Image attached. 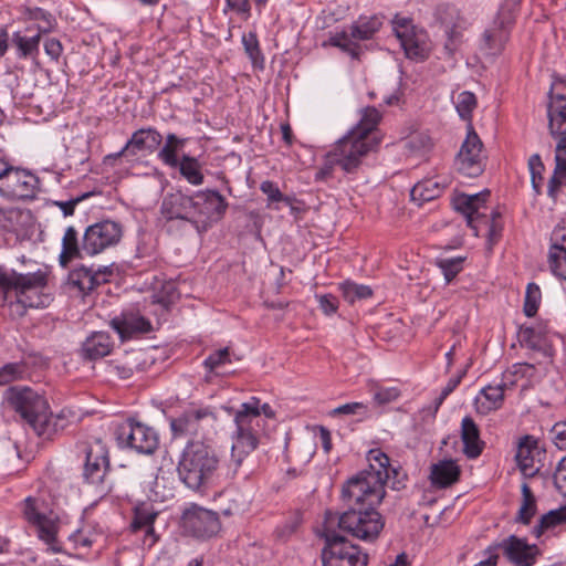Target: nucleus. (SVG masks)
<instances>
[{"label": "nucleus", "mask_w": 566, "mask_h": 566, "mask_svg": "<svg viewBox=\"0 0 566 566\" xmlns=\"http://www.w3.org/2000/svg\"><path fill=\"white\" fill-rule=\"evenodd\" d=\"M367 460L369 469L358 472L342 486V512L327 510L322 525L374 542L385 527V518L377 510L386 495L385 485L400 490L405 486L406 474L392 467L380 449L369 450Z\"/></svg>", "instance_id": "obj_1"}, {"label": "nucleus", "mask_w": 566, "mask_h": 566, "mask_svg": "<svg viewBox=\"0 0 566 566\" xmlns=\"http://www.w3.org/2000/svg\"><path fill=\"white\" fill-rule=\"evenodd\" d=\"M381 120L380 112L368 106L361 111L359 122L327 153V160L336 164L345 174L356 175L364 158L376 151L381 136L377 129Z\"/></svg>", "instance_id": "obj_2"}, {"label": "nucleus", "mask_w": 566, "mask_h": 566, "mask_svg": "<svg viewBox=\"0 0 566 566\" xmlns=\"http://www.w3.org/2000/svg\"><path fill=\"white\" fill-rule=\"evenodd\" d=\"M4 400L40 438L51 440L70 424L65 410L53 415L46 397L31 387L11 386Z\"/></svg>", "instance_id": "obj_3"}, {"label": "nucleus", "mask_w": 566, "mask_h": 566, "mask_svg": "<svg viewBox=\"0 0 566 566\" xmlns=\"http://www.w3.org/2000/svg\"><path fill=\"white\" fill-rule=\"evenodd\" d=\"M123 237V226L114 220L105 219L88 226L81 239L78 231L70 226L62 237V248L59 263L62 268L77 259L97 255L119 243Z\"/></svg>", "instance_id": "obj_4"}, {"label": "nucleus", "mask_w": 566, "mask_h": 566, "mask_svg": "<svg viewBox=\"0 0 566 566\" xmlns=\"http://www.w3.org/2000/svg\"><path fill=\"white\" fill-rule=\"evenodd\" d=\"M220 463V455L212 446L189 440L178 459V478L188 489L203 494L216 485Z\"/></svg>", "instance_id": "obj_5"}, {"label": "nucleus", "mask_w": 566, "mask_h": 566, "mask_svg": "<svg viewBox=\"0 0 566 566\" xmlns=\"http://www.w3.org/2000/svg\"><path fill=\"white\" fill-rule=\"evenodd\" d=\"M235 430L232 433V447L227 478L234 479L243 461L258 449L265 436V420L258 415L256 408L240 407L233 413Z\"/></svg>", "instance_id": "obj_6"}, {"label": "nucleus", "mask_w": 566, "mask_h": 566, "mask_svg": "<svg viewBox=\"0 0 566 566\" xmlns=\"http://www.w3.org/2000/svg\"><path fill=\"white\" fill-rule=\"evenodd\" d=\"M324 541L321 549L322 566H367L368 554L360 546L353 544L336 530L323 526L317 533Z\"/></svg>", "instance_id": "obj_7"}, {"label": "nucleus", "mask_w": 566, "mask_h": 566, "mask_svg": "<svg viewBox=\"0 0 566 566\" xmlns=\"http://www.w3.org/2000/svg\"><path fill=\"white\" fill-rule=\"evenodd\" d=\"M114 434L119 448H126L144 455H153L160 443L157 430L136 418H127L118 423Z\"/></svg>", "instance_id": "obj_8"}, {"label": "nucleus", "mask_w": 566, "mask_h": 566, "mask_svg": "<svg viewBox=\"0 0 566 566\" xmlns=\"http://www.w3.org/2000/svg\"><path fill=\"white\" fill-rule=\"evenodd\" d=\"M381 25L382 19L378 15L359 17V19L350 25L349 32L345 30L335 32L329 36L327 42L323 43V45L338 48L353 59L359 60L361 46L354 40L367 41L373 39L380 30Z\"/></svg>", "instance_id": "obj_9"}, {"label": "nucleus", "mask_w": 566, "mask_h": 566, "mask_svg": "<svg viewBox=\"0 0 566 566\" xmlns=\"http://www.w3.org/2000/svg\"><path fill=\"white\" fill-rule=\"evenodd\" d=\"M48 281L49 275L42 270L25 274L10 270L8 292L14 291L15 296L22 297L31 308L46 307L52 300L50 294L44 293Z\"/></svg>", "instance_id": "obj_10"}, {"label": "nucleus", "mask_w": 566, "mask_h": 566, "mask_svg": "<svg viewBox=\"0 0 566 566\" xmlns=\"http://www.w3.org/2000/svg\"><path fill=\"white\" fill-rule=\"evenodd\" d=\"M192 227L198 233L207 232L221 221L228 210L227 199L214 189L199 190L193 193Z\"/></svg>", "instance_id": "obj_11"}, {"label": "nucleus", "mask_w": 566, "mask_h": 566, "mask_svg": "<svg viewBox=\"0 0 566 566\" xmlns=\"http://www.w3.org/2000/svg\"><path fill=\"white\" fill-rule=\"evenodd\" d=\"M84 462L82 476L88 484L101 485L109 471V451L102 441L96 438L83 444Z\"/></svg>", "instance_id": "obj_12"}, {"label": "nucleus", "mask_w": 566, "mask_h": 566, "mask_svg": "<svg viewBox=\"0 0 566 566\" xmlns=\"http://www.w3.org/2000/svg\"><path fill=\"white\" fill-rule=\"evenodd\" d=\"M217 417L210 407H189L170 419L174 438L196 437L205 427L212 424Z\"/></svg>", "instance_id": "obj_13"}, {"label": "nucleus", "mask_w": 566, "mask_h": 566, "mask_svg": "<svg viewBox=\"0 0 566 566\" xmlns=\"http://www.w3.org/2000/svg\"><path fill=\"white\" fill-rule=\"evenodd\" d=\"M482 149V140L473 126L469 124L467 137L455 157L458 171L470 178H475L482 175L485 168Z\"/></svg>", "instance_id": "obj_14"}, {"label": "nucleus", "mask_w": 566, "mask_h": 566, "mask_svg": "<svg viewBox=\"0 0 566 566\" xmlns=\"http://www.w3.org/2000/svg\"><path fill=\"white\" fill-rule=\"evenodd\" d=\"M548 129L552 137L566 139V82L556 80L548 92Z\"/></svg>", "instance_id": "obj_15"}, {"label": "nucleus", "mask_w": 566, "mask_h": 566, "mask_svg": "<svg viewBox=\"0 0 566 566\" xmlns=\"http://www.w3.org/2000/svg\"><path fill=\"white\" fill-rule=\"evenodd\" d=\"M181 523L185 533L200 539L210 538L220 530L219 515L197 505L184 512Z\"/></svg>", "instance_id": "obj_16"}, {"label": "nucleus", "mask_w": 566, "mask_h": 566, "mask_svg": "<svg viewBox=\"0 0 566 566\" xmlns=\"http://www.w3.org/2000/svg\"><path fill=\"white\" fill-rule=\"evenodd\" d=\"M495 545L513 566H534L542 554L536 544H530L526 538L516 535H510Z\"/></svg>", "instance_id": "obj_17"}, {"label": "nucleus", "mask_w": 566, "mask_h": 566, "mask_svg": "<svg viewBox=\"0 0 566 566\" xmlns=\"http://www.w3.org/2000/svg\"><path fill=\"white\" fill-rule=\"evenodd\" d=\"M1 185L0 196L3 198L32 199L36 195L39 178L27 169L13 166L6 182Z\"/></svg>", "instance_id": "obj_18"}, {"label": "nucleus", "mask_w": 566, "mask_h": 566, "mask_svg": "<svg viewBox=\"0 0 566 566\" xmlns=\"http://www.w3.org/2000/svg\"><path fill=\"white\" fill-rule=\"evenodd\" d=\"M193 195L181 191L167 193L160 205V214L166 222L181 221L192 226Z\"/></svg>", "instance_id": "obj_19"}, {"label": "nucleus", "mask_w": 566, "mask_h": 566, "mask_svg": "<svg viewBox=\"0 0 566 566\" xmlns=\"http://www.w3.org/2000/svg\"><path fill=\"white\" fill-rule=\"evenodd\" d=\"M158 517V511L149 502H140L133 510L130 531L133 533L144 532L143 544L151 548L158 542L154 524Z\"/></svg>", "instance_id": "obj_20"}, {"label": "nucleus", "mask_w": 566, "mask_h": 566, "mask_svg": "<svg viewBox=\"0 0 566 566\" xmlns=\"http://www.w3.org/2000/svg\"><path fill=\"white\" fill-rule=\"evenodd\" d=\"M109 325L124 339L132 338L135 334L148 333L151 331V323L137 311H123L114 316Z\"/></svg>", "instance_id": "obj_21"}, {"label": "nucleus", "mask_w": 566, "mask_h": 566, "mask_svg": "<svg viewBox=\"0 0 566 566\" xmlns=\"http://www.w3.org/2000/svg\"><path fill=\"white\" fill-rule=\"evenodd\" d=\"M161 143L163 136L156 128H139L135 130L127 140L126 149H129L130 156L134 157L140 151L154 153Z\"/></svg>", "instance_id": "obj_22"}, {"label": "nucleus", "mask_w": 566, "mask_h": 566, "mask_svg": "<svg viewBox=\"0 0 566 566\" xmlns=\"http://www.w3.org/2000/svg\"><path fill=\"white\" fill-rule=\"evenodd\" d=\"M461 440L463 453L468 459H476L482 454L485 442L481 440L480 428L470 416L461 421Z\"/></svg>", "instance_id": "obj_23"}, {"label": "nucleus", "mask_w": 566, "mask_h": 566, "mask_svg": "<svg viewBox=\"0 0 566 566\" xmlns=\"http://www.w3.org/2000/svg\"><path fill=\"white\" fill-rule=\"evenodd\" d=\"M555 169L548 180L547 196L556 202L560 190L566 186V139L557 140L555 149Z\"/></svg>", "instance_id": "obj_24"}, {"label": "nucleus", "mask_w": 566, "mask_h": 566, "mask_svg": "<svg viewBox=\"0 0 566 566\" xmlns=\"http://www.w3.org/2000/svg\"><path fill=\"white\" fill-rule=\"evenodd\" d=\"M399 41L408 59L422 62L429 57L431 49L424 30L417 29Z\"/></svg>", "instance_id": "obj_25"}, {"label": "nucleus", "mask_w": 566, "mask_h": 566, "mask_svg": "<svg viewBox=\"0 0 566 566\" xmlns=\"http://www.w3.org/2000/svg\"><path fill=\"white\" fill-rule=\"evenodd\" d=\"M506 388V382H501L495 386L488 385L482 388L475 400L478 412L481 415H488L491 411L500 409L504 402V392Z\"/></svg>", "instance_id": "obj_26"}, {"label": "nucleus", "mask_w": 566, "mask_h": 566, "mask_svg": "<svg viewBox=\"0 0 566 566\" xmlns=\"http://www.w3.org/2000/svg\"><path fill=\"white\" fill-rule=\"evenodd\" d=\"M461 475V469L454 460H442L431 467V484L439 489H446L457 483Z\"/></svg>", "instance_id": "obj_27"}, {"label": "nucleus", "mask_w": 566, "mask_h": 566, "mask_svg": "<svg viewBox=\"0 0 566 566\" xmlns=\"http://www.w3.org/2000/svg\"><path fill=\"white\" fill-rule=\"evenodd\" d=\"M113 342L108 333L95 332L82 345V355L85 359L96 360L111 354Z\"/></svg>", "instance_id": "obj_28"}, {"label": "nucleus", "mask_w": 566, "mask_h": 566, "mask_svg": "<svg viewBox=\"0 0 566 566\" xmlns=\"http://www.w3.org/2000/svg\"><path fill=\"white\" fill-rule=\"evenodd\" d=\"M488 195L489 192L486 196ZM484 193H476L472 196L461 195L454 202L455 209L465 216L468 226L475 231L478 230L475 222H480L482 218H485V214L480 213V208L484 202Z\"/></svg>", "instance_id": "obj_29"}, {"label": "nucleus", "mask_w": 566, "mask_h": 566, "mask_svg": "<svg viewBox=\"0 0 566 566\" xmlns=\"http://www.w3.org/2000/svg\"><path fill=\"white\" fill-rule=\"evenodd\" d=\"M447 187L446 179L440 181L436 178H427L412 187L410 197L412 201H417L421 206L423 202L439 198Z\"/></svg>", "instance_id": "obj_30"}, {"label": "nucleus", "mask_w": 566, "mask_h": 566, "mask_svg": "<svg viewBox=\"0 0 566 566\" xmlns=\"http://www.w3.org/2000/svg\"><path fill=\"white\" fill-rule=\"evenodd\" d=\"M187 138H180L176 134H168L164 146L157 154L158 159L170 168H177L180 158L178 154L185 147Z\"/></svg>", "instance_id": "obj_31"}, {"label": "nucleus", "mask_w": 566, "mask_h": 566, "mask_svg": "<svg viewBox=\"0 0 566 566\" xmlns=\"http://www.w3.org/2000/svg\"><path fill=\"white\" fill-rule=\"evenodd\" d=\"M20 11L27 20L39 21L36 30L41 35L52 32L57 25L55 17L40 7L22 6Z\"/></svg>", "instance_id": "obj_32"}, {"label": "nucleus", "mask_w": 566, "mask_h": 566, "mask_svg": "<svg viewBox=\"0 0 566 566\" xmlns=\"http://www.w3.org/2000/svg\"><path fill=\"white\" fill-rule=\"evenodd\" d=\"M41 36L40 33L29 38L23 35L20 31L13 32L11 42L17 49L18 57L29 59L36 56L39 54Z\"/></svg>", "instance_id": "obj_33"}, {"label": "nucleus", "mask_w": 566, "mask_h": 566, "mask_svg": "<svg viewBox=\"0 0 566 566\" xmlns=\"http://www.w3.org/2000/svg\"><path fill=\"white\" fill-rule=\"evenodd\" d=\"M20 507H21V513H22L23 518L30 525L40 523V521L48 517V515L45 513V511H46L45 501L42 497L28 496L20 504Z\"/></svg>", "instance_id": "obj_34"}, {"label": "nucleus", "mask_w": 566, "mask_h": 566, "mask_svg": "<svg viewBox=\"0 0 566 566\" xmlns=\"http://www.w3.org/2000/svg\"><path fill=\"white\" fill-rule=\"evenodd\" d=\"M177 168L179 169L180 175L190 185L200 186L203 184L205 176L201 171V164L198 158L184 154Z\"/></svg>", "instance_id": "obj_35"}, {"label": "nucleus", "mask_w": 566, "mask_h": 566, "mask_svg": "<svg viewBox=\"0 0 566 566\" xmlns=\"http://www.w3.org/2000/svg\"><path fill=\"white\" fill-rule=\"evenodd\" d=\"M518 342L522 347L539 352L545 345L546 333L542 327L523 325L518 329Z\"/></svg>", "instance_id": "obj_36"}, {"label": "nucleus", "mask_w": 566, "mask_h": 566, "mask_svg": "<svg viewBox=\"0 0 566 566\" xmlns=\"http://www.w3.org/2000/svg\"><path fill=\"white\" fill-rule=\"evenodd\" d=\"M503 25V21L495 22L493 29H488L483 33L485 46L492 54H500L509 40V34Z\"/></svg>", "instance_id": "obj_37"}, {"label": "nucleus", "mask_w": 566, "mask_h": 566, "mask_svg": "<svg viewBox=\"0 0 566 566\" xmlns=\"http://www.w3.org/2000/svg\"><path fill=\"white\" fill-rule=\"evenodd\" d=\"M537 512L536 499L527 483L522 484V504L515 517L516 523L528 525Z\"/></svg>", "instance_id": "obj_38"}, {"label": "nucleus", "mask_w": 566, "mask_h": 566, "mask_svg": "<svg viewBox=\"0 0 566 566\" xmlns=\"http://www.w3.org/2000/svg\"><path fill=\"white\" fill-rule=\"evenodd\" d=\"M537 448V440L530 434L522 437L517 444L515 459L522 470L532 469L534 464L533 452Z\"/></svg>", "instance_id": "obj_39"}, {"label": "nucleus", "mask_w": 566, "mask_h": 566, "mask_svg": "<svg viewBox=\"0 0 566 566\" xmlns=\"http://www.w3.org/2000/svg\"><path fill=\"white\" fill-rule=\"evenodd\" d=\"M69 284L76 287L83 295L94 291L92 268L80 265L69 273Z\"/></svg>", "instance_id": "obj_40"}, {"label": "nucleus", "mask_w": 566, "mask_h": 566, "mask_svg": "<svg viewBox=\"0 0 566 566\" xmlns=\"http://www.w3.org/2000/svg\"><path fill=\"white\" fill-rule=\"evenodd\" d=\"M344 300L349 304H354L356 301L367 300L373 296V290L369 285L357 284L350 280H347L338 286Z\"/></svg>", "instance_id": "obj_41"}, {"label": "nucleus", "mask_w": 566, "mask_h": 566, "mask_svg": "<svg viewBox=\"0 0 566 566\" xmlns=\"http://www.w3.org/2000/svg\"><path fill=\"white\" fill-rule=\"evenodd\" d=\"M547 262L551 272L556 277L566 281V247L551 244Z\"/></svg>", "instance_id": "obj_42"}, {"label": "nucleus", "mask_w": 566, "mask_h": 566, "mask_svg": "<svg viewBox=\"0 0 566 566\" xmlns=\"http://www.w3.org/2000/svg\"><path fill=\"white\" fill-rule=\"evenodd\" d=\"M437 21L446 29L450 27H461L463 19L455 6L450 3L438 4L434 10Z\"/></svg>", "instance_id": "obj_43"}, {"label": "nucleus", "mask_w": 566, "mask_h": 566, "mask_svg": "<svg viewBox=\"0 0 566 566\" xmlns=\"http://www.w3.org/2000/svg\"><path fill=\"white\" fill-rule=\"evenodd\" d=\"M231 363L232 359L230 348L224 347L210 353L203 360V367L209 374L218 375V369L220 367Z\"/></svg>", "instance_id": "obj_44"}, {"label": "nucleus", "mask_w": 566, "mask_h": 566, "mask_svg": "<svg viewBox=\"0 0 566 566\" xmlns=\"http://www.w3.org/2000/svg\"><path fill=\"white\" fill-rule=\"evenodd\" d=\"M542 302V292L539 286L531 282L526 286L523 312L527 317H534L537 314Z\"/></svg>", "instance_id": "obj_45"}, {"label": "nucleus", "mask_w": 566, "mask_h": 566, "mask_svg": "<svg viewBox=\"0 0 566 566\" xmlns=\"http://www.w3.org/2000/svg\"><path fill=\"white\" fill-rule=\"evenodd\" d=\"M528 168L531 172V182L535 196L542 195L543 182H544V170L545 166L538 154H534L528 159Z\"/></svg>", "instance_id": "obj_46"}, {"label": "nucleus", "mask_w": 566, "mask_h": 566, "mask_svg": "<svg viewBox=\"0 0 566 566\" xmlns=\"http://www.w3.org/2000/svg\"><path fill=\"white\" fill-rule=\"evenodd\" d=\"M99 536L101 534L91 526H84L71 534L70 541L74 544L75 548H90L97 542Z\"/></svg>", "instance_id": "obj_47"}, {"label": "nucleus", "mask_w": 566, "mask_h": 566, "mask_svg": "<svg viewBox=\"0 0 566 566\" xmlns=\"http://www.w3.org/2000/svg\"><path fill=\"white\" fill-rule=\"evenodd\" d=\"M36 528V533L40 539L45 542L46 544L53 546L56 542L57 526L52 518L49 516L44 520L40 521V523H35L33 525ZM54 552H59V548L52 547Z\"/></svg>", "instance_id": "obj_48"}, {"label": "nucleus", "mask_w": 566, "mask_h": 566, "mask_svg": "<svg viewBox=\"0 0 566 566\" xmlns=\"http://www.w3.org/2000/svg\"><path fill=\"white\" fill-rule=\"evenodd\" d=\"M145 353L143 350L133 352L125 364L116 366L117 373L120 378H130L135 371H140V363L144 361Z\"/></svg>", "instance_id": "obj_49"}, {"label": "nucleus", "mask_w": 566, "mask_h": 566, "mask_svg": "<svg viewBox=\"0 0 566 566\" xmlns=\"http://www.w3.org/2000/svg\"><path fill=\"white\" fill-rule=\"evenodd\" d=\"M463 258L437 260V265L442 271L447 283H450L463 270Z\"/></svg>", "instance_id": "obj_50"}, {"label": "nucleus", "mask_w": 566, "mask_h": 566, "mask_svg": "<svg viewBox=\"0 0 566 566\" xmlns=\"http://www.w3.org/2000/svg\"><path fill=\"white\" fill-rule=\"evenodd\" d=\"M457 111L461 118L470 119L473 109L476 107V97L472 92L463 91L457 97Z\"/></svg>", "instance_id": "obj_51"}, {"label": "nucleus", "mask_w": 566, "mask_h": 566, "mask_svg": "<svg viewBox=\"0 0 566 566\" xmlns=\"http://www.w3.org/2000/svg\"><path fill=\"white\" fill-rule=\"evenodd\" d=\"M500 219L501 213L497 211H493L491 221L488 220L485 217L482 218L479 222H483L485 226H488V240L491 245L496 243L502 235L503 226Z\"/></svg>", "instance_id": "obj_52"}, {"label": "nucleus", "mask_w": 566, "mask_h": 566, "mask_svg": "<svg viewBox=\"0 0 566 566\" xmlns=\"http://www.w3.org/2000/svg\"><path fill=\"white\" fill-rule=\"evenodd\" d=\"M462 28V25L446 28L447 41L444 43V50L450 56L454 54L462 43V32L459 30Z\"/></svg>", "instance_id": "obj_53"}, {"label": "nucleus", "mask_w": 566, "mask_h": 566, "mask_svg": "<svg viewBox=\"0 0 566 566\" xmlns=\"http://www.w3.org/2000/svg\"><path fill=\"white\" fill-rule=\"evenodd\" d=\"M242 43L249 57L255 63L259 59H262L258 36L254 32L243 34Z\"/></svg>", "instance_id": "obj_54"}, {"label": "nucleus", "mask_w": 566, "mask_h": 566, "mask_svg": "<svg viewBox=\"0 0 566 566\" xmlns=\"http://www.w3.org/2000/svg\"><path fill=\"white\" fill-rule=\"evenodd\" d=\"M302 520L298 515H295L291 520L286 521L275 530V535L281 541L289 539L300 527Z\"/></svg>", "instance_id": "obj_55"}, {"label": "nucleus", "mask_w": 566, "mask_h": 566, "mask_svg": "<svg viewBox=\"0 0 566 566\" xmlns=\"http://www.w3.org/2000/svg\"><path fill=\"white\" fill-rule=\"evenodd\" d=\"M392 29L398 40H400L418 28L412 24L411 19L396 15L392 21Z\"/></svg>", "instance_id": "obj_56"}, {"label": "nucleus", "mask_w": 566, "mask_h": 566, "mask_svg": "<svg viewBox=\"0 0 566 566\" xmlns=\"http://www.w3.org/2000/svg\"><path fill=\"white\" fill-rule=\"evenodd\" d=\"M242 407H251L253 409L256 408L258 415L262 417L264 420L275 419V411L269 403H261V399L258 397H251L249 401L241 403Z\"/></svg>", "instance_id": "obj_57"}, {"label": "nucleus", "mask_w": 566, "mask_h": 566, "mask_svg": "<svg viewBox=\"0 0 566 566\" xmlns=\"http://www.w3.org/2000/svg\"><path fill=\"white\" fill-rule=\"evenodd\" d=\"M260 190L268 198V207L275 202H280V199H283V193L277 187V185L272 180H264L260 185Z\"/></svg>", "instance_id": "obj_58"}, {"label": "nucleus", "mask_w": 566, "mask_h": 566, "mask_svg": "<svg viewBox=\"0 0 566 566\" xmlns=\"http://www.w3.org/2000/svg\"><path fill=\"white\" fill-rule=\"evenodd\" d=\"M467 374V369L460 371L458 375L451 377L446 387L441 390L440 396L436 400V408L438 409L444 399L460 385L462 378Z\"/></svg>", "instance_id": "obj_59"}, {"label": "nucleus", "mask_w": 566, "mask_h": 566, "mask_svg": "<svg viewBox=\"0 0 566 566\" xmlns=\"http://www.w3.org/2000/svg\"><path fill=\"white\" fill-rule=\"evenodd\" d=\"M551 439L559 450H566V421L556 422L553 426Z\"/></svg>", "instance_id": "obj_60"}, {"label": "nucleus", "mask_w": 566, "mask_h": 566, "mask_svg": "<svg viewBox=\"0 0 566 566\" xmlns=\"http://www.w3.org/2000/svg\"><path fill=\"white\" fill-rule=\"evenodd\" d=\"M541 520L543 524H546L548 528L555 527L562 523L566 522V505L558 509L552 510L548 513L544 514Z\"/></svg>", "instance_id": "obj_61"}, {"label": "nucleus", "mask_w": 566, "mask_h": 566, "mask_svg": "<svg viewBox=\"0 0 566 566\" xmlns=\"http://www.w3.org/2000/svg\"><path fill=\"white\" fill-rule=\"evenodd\" d=\"M114 275V269L109 266H98L96 270L92 268V277L94 290L102 284H106L111 281Z\"/></svg>", "instance_id": "obj_62"}, {"label": "nucleus", "mask_w": 566, "mask_h": 566, "mask_svg": "<svg viewBox=\"0 0 566 566\" xmlns=\"http://www.w3.org/2000/svg\"><path fill=\"white\" fill-rule=\"evenodd\" d=\"M22 373L21 366L17 363H10L0 368V386L7 385Z\"/></svg>", "instance_id": "obj_63"}, {"label": "nucleus", "mask_w": 566, "mask_h": 566, "mask_svg": "<svg viewBox=\"0 0 566 566\" xmlns=\"http://www.w3.org/2000/svg\"><path fill=\"white\" fill-rule=\"evenodd\" d=\"M554 484L559 493L566 496V455L559 461L554 473Z\"/></svg>", "instance_id": "obj_64"}]
</instances>
